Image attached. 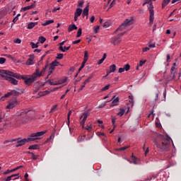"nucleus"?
Instances as JSON below:
<instances>
[{"mask_svg": "<svg viewBox=\"0 0 181 181\" xmlns=\"http://www.w3.org/2000/svg\"><path fill=\"white\" fill-rule=\"evenodd\" d=\"M124 114H125V110L120 109V111L117 113V115H119V117H122Z\"/></svg>", "mask_w": 181, "mask_h": 181, "instance_id": "38", "label": "nucleus"}, {"mask_svg": "<svg viewBox=\"0 0 181 181\" xmlns=\"http://www.w3.org/2000/svg\"><path fill=\"white\" fill-rule=\"evenodd\" d=\"M50 52V51H47L41 57V60H43V59H45V57H46V55L49 54V53Z\"/></svg>", "mask_w": 181, "mask_h": 181, "instance_id": "53", "label": "nucleus"}, {"mask_svg": "<svg viewBox=\"0 0 181 181\" xmlns=\"http://www.w3.org/2000/svg\"><path fill=\"white\" fill-rule=\"evenodd\" d=\"M119 101V98H116L110 104V107H114L115 105H117V103H118Z\"/></svg>", "mask_w": 181, "mask_h": 181, "instance_id": "25", "label": "nucleus"}, {"mask_svg": "<svg viewBox=\"0 0 181 181\" xmlns=\"http://www.w3.org/2000/svg\"><path fill=\"white\" fill-rule=\"evenodd\" d=\"M115 2H116V0H113L112 1V3L110 5V8L107 9V11H110V9H111V8H112V6H114L115 5Z\"/></svg>", "mask_w": 181, "mask_h": 181, "instance_id": "47", "label": "nucleus"}, {"mask_svg": "<svg viewBox=\"0 0 181 181\" xmlns=\"http://www.w3.org/2000/svg\"><path fill=\"white\" fill-rule=\"evenodd\" d=\"M90 116V113H88V112H85L83 113V115L80 117V119H81V118H83L85 119H87V118H88V117Z\"/></svg>", "mask_w": 181, "mask_h": 181, "instance_id": "23", "label": "nucleus"}, {"mask_svg": "<svg viewBox=\"0 0 181 181\" xmlns=\"http://www.w3.org/2000/svg\"><path fill=\"white\" fill-rule=\"evenodd\" d=\"M63 54H57V59H58V60H62V59H63Z\"/></svg>", "mask_w": 181, "mask_h": 181, "instance_id": "52", "label": "nucleus"}, {"mask_svg": "<svg viewBox=\"0 0 181 181\" xmlns=\"http://www.w3.org/2000/svg\"><path fill=\"white\" fill-rule=\"evenodd\" d=\"M83 5H84V1H79L78 2V6L79 8H83Z\"/></svg>", "mask_w": 181, "mask_h": 181, "instance_id": "46", "label": "nucleus"}, {"mask_svg": "<svg viewBox=\"0 0 181 181\" xmlns=\"http://www.w3.org/2000/svg\"><path fill=\"white\" fill-rule=\"evenodd\" d=\"M6 62V59L4 57H0V64H4Z\"/></svg>", "mask_w": 181, "mask_h": 181, "instance_id": "42", "label": "nucleus"}, {"mask_svg": "<svg viewBox=\"0 0 181 181\" xmlns=\"http://www.w3.org/2000/svg\"><path fill=\"white\" fill-rule=\"evenodd\" d=\"M16 179H19V173L7 177L4 181L16 180Z\"/></svg>", "mask_w": 181, "mask_h": 181, "instance_id": "9", "label": "nucleus"}, {"mask_svg": "<svg viewBox=\"0 0 181 181\" xmlns=\"http://www.w3.org/2000/svg\"><path fill=\"white\" fill-rule=\"evenodd\" d=\"M36 25H37V22L30 23L28 25V29H33Z\"/></svg>", "mask_w": 181, "mask_h": 181, "instance_id": "24", "label": "nucleus"}, {"mask_svg": "<svg viewBox=\"0 0 181 181\" xmlns=\"http://www.w3.org/2000/svg\"><path fill=\"white\" fill-rule=\"evenodd\" d=\"M95 20V17L94 16H92L91 18H90V23H93Z\"/></svg>", "mask_w": 181, "mask_h": 181, "instance_id": "58", "label": "nucleus"}, {"mask_svg": "<svg viewBox=\"0 0 181 181\" xmlns=\"http://www.w3.org/2000/svg\"><path fill=\"white\" fill-rule=\"evenodd\" d=\"M145 63H146V60H144V61L141 60V61L139 62V66L140 67H142V66H144V64H145Z\"/></svg>", "mask_w": 181, "mask_h": 181, "instance_id": "51", "label": "nucleus"}, {"mask_svg": "<svg viewBox=\"0 0 181 181\" xmlns=\"http://www.w3.org/2000/svg\"><path fill=\"white\" fill-rule=\"evenodd\" d=\"M110 26H111V23L110 21H106L104 24H103V28H110Z\"/></svg>", "mask_w": 181, "mask_h": 181, "instance_id": "37", "label": "nucleus"}, {"mask_svg": "<svg viewBox=\"0 0 181 181\" xmlns=\"http://www.w3.org/2000/svg\"><path fill=\"white\" fill-rule=\"evenodd\" d=\"M37 148H39V145L37 144H34V145H31L28 147V149H37Z\"/></svg>", "mask_w": 181, "mask_h": 181, "instance_id": "33", "label": "nucleus"}, {"mask_svg": "<svg viewBox=\"0 0 181 181\" xmlns=\"http://www.w3.org/2000/svg\"><path fill=\"white\" fill-rule=\"evenodd\" d=\"M30 45L32 49H37V47H39V42H37L36 44H35V42H30Z\"/></svg>", "mask_w": 181, "mask_h": 181, "instance_id": "26", "label": "nucleus"}, {"mask_svg": "<svg viewBox=\"0 0 181 181\" xmlns=\"http://www.w3.org/2000/svg\"><path fill=\"white\" fill-rule=\"evenodd\" d=\"M147 6L151 13V11H153V4H152V2L151 1L150 3H148V5Z\"/></svg>", "mask_w": 181, "mask_h": 181, "instance_id": "32", "label": "nucleus"}, {"mask_svg": "<svg viewBox=\"0 0 181 181\" xmlns=\"http://www.w3.org/2000/svg\"><path fill=\"white\" fill-rule=\"evenodd\" d=\"M132 19H126L123 23L119 25V27L115 31V33L117 32H121L125 29V28H128V26L132 25Z\"/></svg>", "mask_w": 181, "mask_h": 181, "instance_id": "4", "label": "nucleus"}, {"mask_svg": "<svg viewBox=\"0 0 181 181\" xmlns=\"http://www.w3.org/2000/svg\"><path fill=\"white\" fill-rule=\"evenodd\" d=\"M175 69H176L175 66H172L170 69L171 76H173V78H175V74H173V72L175 71Z\"/></svg>", "mask_w": 181, "mask_h": 181, "instance_id": "44", "label": "nucleus"}, {"mask_svg": "<svg viewBox=\"0 0 181 181\" xmlns=\"http://www.w3.org/2000/svg\"><path fill=\"white\" fill-rule=\"evenodd\" d=\"M0 76L3 78H6V76H10L11 77H14V78H18L19 75L16 73H13L12 71H9L8 70H4V69H0Z\"/></svg>", "mask_w": 181, "mask_h": 181, "instance_id": "3", "label": "nucleus"}, {"mask_svg": "<svg viewBox=\"0 0 181 181\" xmlns=\"http://www.w3.org/2000/svg\"><path fill=\"white\" fill-rule=\"evenodd\" d=\"M33 60H35V55H30V58L26 62V65L33 66V64H35V62H33Z\"/></svg>", "mask_w": 181, "mask_h": 181, "instance_id": "10", "label": "nucleus"}, {"mask_svg": "<svg viewBox=\"0 0 181 181\" xmlns=\"http://www.w3.org/2000/svg\"><path fill=\"white\" fill-rule=\"evenodd\" d=\"M82 16H83V18L86 16V19H88V6H86L83 9Z\"/></svg>", "mask_w": 181, "mask_h": 181, "instance_id": "15", "label": "nucleus"}, {"mask_svg": "<svg viewBox=\"0 0 181 181\" xmlns=\"http://www.w3.org/2000/svg\"><path fill=\"white\" fill-rule=\"evenodd\" d=\"M128 148H129V146H126L117 148V151H125V150L128 149Z\"/></svg>", "mask_w": 181, "mask_h": 181, "instance_id": "43", "label": "nucleus"}, {"mask_svg": "<svg viewBox=\"0 0 181 181\" xmlns=\"http://www.w3.org/2000/svg\"><path fill=\"white\" fill-rule=\"evenodd\" d=\"M18 100L15 98L8 101V104L6 106L7 110H12V108H15L16 105H18Z\"/></svg>", "mask_w": 181, "mask_h": 181, "instance_id": "5", "label": "nucleus"}, {"mask_svg": "<svg viewBox=\"0 0 181 181\" xmlns=\"http://www.w3.org/2000/svg\"><path fill=\"white\" fill-rule=\"evenodd\" d=\"M110 84L103 87L102 89H101V91H107V90H108L110 88Z\"/></svg>", "mask_w": 181, "mask_h": 181, "instance_id": "49", "label": "nucleus"}, {"mask_svg": "<svg viewBox=\"0 0 181 181\" xmlns=\"http://www.w3.org/2000/svg\"><path fill=\"white\" fill-rule=\"evenodd\" d=\"M91 78H93V76L88 77V78L83 82L84 86H86V84L90 83V81H91Z\"/></svg>", "mask_w": 181, "mask_h": 181, "instance_id": "35", "label": "nucleus"}, {"mask_svg": "<svg viewBox=\"0 0 181 181\" xmlns=\"http://www.w3.org/2000/svg\"><path fill=\"white\" fill-rule=\"evenodd\" d=\"M80 42H81V40H77L76 41H74L72 42V45H78V43H80Z\"/></svg>", "mask_w": 181, "mask_h": 181, "instance_id": "56", "label": "nucleus"}, {"mask_svg": "<svg viewBox=\"0 0 181 181\" xmlns=\"http://www.w3.org/2000/svg\"><path fill=\"white\" fill-rule=\"evenodd\" d=\"M30 111L21 110L16 113L17 117H23V115H29Z\"/></svg>", "mask_w": 181, "mask_h": 181, "instance_id": "11", "label": "nucleus"}, {"mask_svg": "<svg viewBox=\"0 0 181 181\" xmlns=\"http://www.w3.org/2000/svg\"><path fill=\"white\" fill-rule=\"evenodd\" d=\"M82 32H83V30L81 29V28H78L76 37H80V36H81Z\"/></svg>", "mask_w": 181, "mask_h": 181, "instance_id": "39", "label": "nucleus"}, {"mask_svg": "<svg viewBox=\"0 0 181 181\" xmlns=\"http://www.w3.org/2000/svg\"><path fill=\"white\" fill-rule=\"evenodd\" d=\"M163 149L164 151H169V148H170V143L169 142V139H165L164 141H162Z\"/></svg>", "mask_w": 181, "mask_h": 181, "instance_id": "7", "label": "nucleus"}, {"mask_svg": "<svg viewBox=\"0 0 181 181\" xmlns=\"http://www.w3.org/2000/svg\"><path fill=\"white\" fill-rule=\"evenodd\" d=\"M86 138V136H79L78 138V142H83V141H84V139Z\"/></svg>", "mask_w": 181, "mask_h": 181, "instance_id": "48", "label": "nucleus"}, {"mask_svg": "<svg viewBox=\"0 0 181 181\" xmlns=\"http://www.w3.org/2000/svg\"><path fill=\"white\" fill-rule=\"evenodd\" d=\"M73 30H77V27L74 23L69 25L68 28V32H73Z\"/></svg>", "mask_w": 181, "mask_h": 181, "instance_id": "14", "label": "nucleus"}, {"mask_svg": "<svg viewBox=\"0 0 181 181\" xmlns=\"http://www.w3.org/2000/svg\"><path fill=\"white\" fill-rule=\"evenodd\" d=\"M10 95H11V92H8L6 94H5L4 96H2L1 100H2V101H4V98H8V97H9Z\"/></svg>", "mask_w": 181, "mask_h": 181, "instance_id": "36", "label": "nucleus"}, {"mask_svg": "<svg viewBox=\"0 0 181 181\" xmlns=\"http://www.w3.org/2000/svg\"><path fill=\"white\" fill-rule=\"evenodd\" d=\"M18 139H10V140H6L4 141V145H6L8 144H12V142H16Z\"/></svg>", "mask_w": 181, "mask_h": 181, "instance_id": "22", "label": "nucleus"}, {"mask_svg": "<svg viewBox=\"0 0 181 181\" xmlns=\"http://www.w3.org/2000/svg\"><path fill=\"white\" fill-rule=\"evenodd\" d=\"M169 2H170V0H163L162 3V8H165V6H168L169 4Z\"/></svg>", "mask_w": 181, "mask_h": 181, "instance_id": "29", "label": "nucleus"}, {"mask_svg": "<svg viewBox=\"0 0 181 181\" xmlns=\"http://www.w3.org/2000/svg\"><path fill=\"white\" fill-rule=\"evenodd\" d=\"M43 96H45V95L43 94V92H40V93H38V97H37V98H39V97H43Z\"/></svg>", "mask_w": 181, "mask_h": 181, "instance_id": "63", "label": "nucleus"}, {"mask_svg": "<svg viewBox=\"0 0 181 181\" xmlns=\"http://www.w3.org/2000/svg\"><path fill=\"white\" fill-rule=\"evenodd\" d=\"M33 76H35V78L37 79L38 77H42V74L40 72V69H39V66H37L35 72L33 74Z\"/></svg>", "mask_w": 181, "mask_h": 181, "instance_id": "12", "label": "nucleus"}, {"mask_svg": "<svg viewBox=\"0 0 181 181\" xmlns=\"http://www.w3.org/2000/svg\"><path fill=\"white\" fill-rule=\"evenodd\" d=\"M46 134L45 132H38L36 133H33L30 135V136L27 139H23L21 140H17V144L16 145V148H19V146H23L26 142H32L33 141H37V139H40L38 136H43Z\"/></svg>", "mask_w": 181, "mask_h": 181, "instance_id": "1", "label": "nucleus"}, {"mask_svg": "<svg viewBox=\"0 0 181 181\" xmlns=\"http://www.w3.org/2000/svg\"><path fill=\"white\" fill-rule=\"evenodd\" d=\"M35 8V6L33 4H31L30 6H27L25 7H23L21 8V11H23V12H25V11H29V9H33Z\"/></svg>", "mask_w": 181, "mask_h": 181, "instance_id": "16", "label": "nucleus"}, {"mask_svg": "<svg viewBox=\"0 0 181 181\" xmlns=\"http://www.w3.org/2000/svg\"><path fill=\"white\" fill-rule=\"evenodd\" d=\"M38 42H40V43L43 44V43H45L46 42V38L45 37H43V36H40L38 38Z\"/></svg>", "mask_w": 181, "mask_h": 181, "instance_id": "30", "label": "nucleus"}, {"mask_svg": "<svg viewBox=\"0 0 181 181\" xmlns=\"http://www.w3.org/2000/svg\"><path fill=\"white\" fill-rule=\"evenodd\" d=\"M122 41V40L121 38H119V37H116L115 38V40L113 42V45L115 46L117 45H119V43Z\"/></svg>", "mask_w": 181, "mask_h": 181, "instance_id": "17", "label": "nucleus"}, {"mask_svg": "<svg viewBox=\"0 0 181 181\" xmlns=\"http://www.w3.org/2000/svg\"><path fill=\"white\" fill-rule=\"evenodd\" d=\"M151 48L149 47H146L144 48H143V52H148V50H149Z\"/></svg>", "mask_w": 181, "mask_h": 181, "instance_id": "60", "label": "nucleus"}, {"mask_svg": "<svg viewBox=\"0 0 181 181\" xmlns=\"http://www.w3.org/2000/svg\"><path fill=\"white\" fill-rule=\"evenodd\" d=\"M81 13H83V9H81V8H76V10L75 11V13H74V16L78 17V16H81Z\"/></svg>", "mask_w": 181, "mask_h": 181, "instance_id": "18", "label": "nucleus"}, {"mask_svg": "<svg viewBox=\"0 0 181 181\" xmlns=\"http://www.w3.org/2000/svg\"><path fill=\"white\" fill-rule=\"evenodd\" d=\"M59 64H60V63L57 62V60H55L51 63L50 67H49V74H48V76H50L52 73H53V70H54L55 67L57 66H59ZM48 76L47 77V78H49Z\"/></svg>", "mask_w": 181, "mask_h": 181, "instance_id": "6", "label": "nucleus"}, {"mask_svg": "<svg viewBox=\"0 0 181 181\" xmlns=\"http://www.w3.org/2000/svg\"><path fill=\"white\" fill-rule=\"evenodd\" d=\"M24 177H25V180L26 181H29V180H28V177H29V174L25 173V175H24Z\"/></svg>", "mask_w": 181, "mask_h": 181, "instance_id": "62", "label": "nucleus"}, {"mask_svg": "<svg viewBox=\"0 0 181 181\" xmlns=\"http://www.w3.org/2000/svg\"><path fill=\"white\" fill-rule=\"evenodd\" d=\"M83 60H88V52L85 51Z\"/></svg>", "mask_w": 181, "mask_h": 181, "instance_id": "45", "label": "nucleus"}, {"mask_svg": "<svg viewBox=\"0 0 181 181\" xmlns=\"http://www.w3.org/2000/svg\"><path fill=\"white\" fill-rule=\"evenodd\" d=\"M66 40L60 42L59 47V50H61V52H63L64 53L66 52V49H63V45H64V43H66Z\"/></svg>", "mask_w": 181, "mask_h": 181, "instance_id": "20", "label": "nucleus"}, {"mask_svg": "<svg viewBox=\"0 0 181 181\" xmlns=\"http://www.w3.org/2000/svg\"><path fill=\"white\" fill-rule=\"evenodd\" d=\"M155 11L153 10H150V16H149V21H153V19H155Z\"/></svg>", "mask_w": 181, "mask_h": 181, "instance_id": "19", "label": "nucleus"}, {"mask_svg": "<svg viewBox=\"0 0 181 181\" xmlns=\"http://www.w3.org/2000/svg\"><path fill=\"white\" fill-rule=\"evenodd\" d=\"M105 59H107V54L105 53V54H103V58L100 59L98 62L97 64H98V65L103 64V63L104 62V60H105Z\"/></svg>", "mask_w": 181, "mask_h": 181, "instance_id": "21", "label": "nucleus"}, {"mask_svg": "<svg viewBox=\"0 0 181 181\" xmlns=\"http://www.w3.org/2000/svg\"><path fill=\"white\" fill-rule=\"evenodd\" d=\"M52 23H54V21L53 20H49V21H47L45 23H44L42 24V26H47V25H50Z\"/></svg>", "mask_w": 181, "mask_h": 181, "instance_id": "28", "label": "nucleus"}, {"mask_svg": "<svg viewBox=\"0 0 181 181\" xmlns=\"http://www.w3.org/2000/svg\"><path fill=\"white\" fill-rule=\"evenodd\" d=\"M115 98V96H113L110 100L105 102L104 105H99L98 108H103V107H105V105H107V103H110V101H112V100H114Z\"/></svg>", "mask_w": 181, "mask_h": 181, "instance_id": "31", "label": "nucleus"}, {"mask_svg": "<svg viewBox=\"0 0 181 181\" xmlns=\"http://www.w3.org/2000/svg\"><path fill=\"white\" fill-rule=\"evenodd\" d=\"M57 110V105H54L52 108L51 110L49 111V114H52V112H54Z\"/></svg>", "mask_w": 181, "mask_h": 181, "instance_id": "40", "label": "nucleus"}, {"mask_svg": "<svg viewBox=\"0 0 181 181\" xmlns=\"http://www.w3.org/2000/svg\"><path fill=\"white\" fill-rule=\"evenodd\" d=\"M47 69V65H45V66L41 71V76L45 73V71H46Z\"/></svg>", "mask_w": 181, "mask_h": 181, "instance_id": "55", "label": "nucleus"}, {"mask_svg": "<svg viewBox=\"0 0 181 181\" xmlns=\"http://www.w3.org/2000/svg\"><path fill=\"white\" fill-rule=\"evenodd\" d=\"M31 154H32V158L33 159V160H36L37 158H39V156H36L33 153H31Z\"/></svg>", "mask_w": 181, "mask_h": 181, "instance_id": "50", "label": "nucleus"}, {"mask_svg": "<svg viewBox=\"0 0 181 181\" xmlns=\"http://www.w3.org/2000/svg\"><path fill=\"white\" fill-rule=\"evenodd\" d=\"M117 70V66L115 64H112L110 66V71L112 73H114Z\"/></svg>", "mask_w": 181, "mask_h": 181, "instance_id": "27", "label": "nucleus"}, {"mask_svg": "<svg viewBox=\"0 0 181 181\" xmlns=\"http://www.w3.org/2000/svg\"><path fill=\"white\" fill-rule=\"evenodd\" d=\"M10 93H11V95H15L16 97H18L22 94V91H21V90H13Z\"/></svg>", "mask_w": 181, "mask_h": 181, "instance_id": "13", "label": "nucleus"}, {"mask_svg": "<svg viewBox=\"0 0 181 181\" xmlns=\"http://www.w3.org/2000/svg\"><path fill=\"white\" fill-rule=\"evenodd\" d=\"M15 43H16L17 45H21V43H22V40L18 38L17 40H16Z\"/></svg>", "mask_w": 181, "mask_h": 181, "instance_id": "57", "label": "nucleus"}, {"mask_svg": "<svg viewBox=\"0 0 181 181\" xmlns=\"http://www.w3.org/2000/svg\"><path fill=\"white\" fill-rule=\"evenodd\" d=\"M70 47H71V46H69V47H64L63 49L65 50V52L66 50H70Z\"/></svg>", "mask_w": 181, "mask_h": 181, "instance_id": "64", "label": "nucleus"}, {"mask_svg": "<svg viewBox=\"0 0 181 181\" xmlns=\"http://www.w3.org/2000/svg\"><path fill=\"white\" fill-rule=\"evenodd\" d=\"M6 80L7 81H9V83H11V84H13V86L18 85V80L12 78V76H8V75H6Z\"/></svg>", "mask_w": 181, "mask_h": 181, "instance_id": "8", "label": "nucleus"}, {"mask_svg": "<svg viewBox=\"0 0 181 181\" xmlns=\"http://www.w3.org/2000/svg\"><path fill=\"white\" fill-rule=\"evenodd\" d=\"M71 115V111L69 110L67 115L68 125L70 124V117Z\"/></svg>", "mask_w": 181, "mask_h": 181, "instance_id": "41", "label": "nucleus"}, {"mask_svg": "<svg viewBox=\"0 0 181 181\" xmlns=\"http://www.w3.org/2000/svg\"><path fill=\"white\" fill-rule=\"evenodd\" d=\"M123 69L124 71H128L129 69H131V66L129 65V64H127L126 65L124 66Z\"/></svg>", "mask_w": 181, "mask_h": 181, "instance_id": "34", "label": "nucleus"}, {"mask_svg": "<svg viewBox=\"0 0 181 181\" xmlns=\"http://www.w3.org/2000/svg\"><path fill=\"white\" fill-rule=\"evenodd\" d=\"M86 121H87V119L83 118L82 121L81 122V125L82 127H84V124H86Z\"/></svg>", "mask_w": 181, "mask_h": 181, "instance_id": "54", "label": "nucleus"}, {"mask_svg": "<svg viewBox=\"0 0 181 181\" xmlns=\"http://www.w3.org/2000/svg\"><path fill=\"white\" fill-rule=\"evenodd\" d=\"M50 86H57V83H55L54 82H52V80L48 81Z\"/></svg>", "mask_w": 181, "mask_h": 181, "instance_id": "59", "label": "nucleus"}, {"mask_svg": "<svg viewBox=\"0 0 181 181\" xmlns=\"http://www.w3.org/2000/svg\"><path fill=\"white\" fill-rule=\"evenodd\" d=\"M18 78H16L18 80H21L23 79L24 80V83L27 85V86H30V84H32V83H34V81H36L37 79L36 78V75H32L30 77L28 76H21V74H18Z\"/></svg>", "mask_w": 181, "mask_h": 181, "instance_id": "2", "label": "nucleus"}, {"mask_svg": "<svg viewBox=\"0 0 181 181\" xmlns=\"http://www.w3.org/2000/svg\"><path fill=\"white\" fill-rule=\"evenodd\" d=\"M125 71V70L124 69V68H119L118 70V73H124Z\"/></svg>", "mask_w": 181, "mask_h": 181, "instance_id": "61", "label": "nucleus"}]
</instances>
